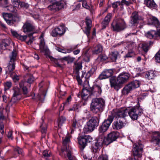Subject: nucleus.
I'll return each instance as SVG.
<instances>
[{
  "label": "nucleus",
  "instance_id": "nucleus-40",
  "mask_svg": "<svg viewBox=\"0 0 160 160\" xmlns=\"http://www.w3.org/2000/svg\"><path fill=\"white\" fill-rule=\"evenodd\" d=\"M118 53L117 51H114L111 52L109 54V57L112 60L114 61L117 59Z\"/></svg>",
  "mask_w": 160,
  "mask_h": 160
},
{
  "label": "nucleus",
  "instance_id": "nucleus-22",
  "mask_svg": "<svg viewBox=\"0 0 160 160\" xmlns=\"http://www.w3.org/2000/svg\"><path fill=\"white\" fill-rule=\"evenodd\" d=\"M130 23L132 25L137 23L138 20L141 19V17L138 15V12H136L132 13Z\"/></svg>",
  "mask_w": 160,
  "mask_h": 160
},
{
  "label": "nucleus",
  "instance_id": "nucleus-42",
  "mask_svg": "<svg viewBox=\"0 0 160 160\" xmlns=\"http://www.w3.org/2000/svg\"><path fill=\"white\" fill-rule=\"evenodd\" d=\"M4 8L6 11L15 12V10H14V7L11 5H9L8 4L6 7H5Z\"/></svg>",
  "mask_w": 160,
  "mask_h": 160
},
{
  "label": "nucleus",
  "instance_id": "nucleus-12",
  "mask_svg": "<svg viewBox=\"0 0 160 160\" xmlns=\"http://www.w3.org/2000/svg\"><path fill=\"white\" fill-rule=\"evenodd\" d=\"M127 110L123 109H120L114 110L112 112V116L109 117H112L116 118H123L126 116Z\"/></svg>",
  "mask_w": 160,
  "mask_h": 160
},
{
  "label": "nucleus",
  "instance_id": "nucleus-9",
  "mask_svg": "<svg viewBox=\"0 0 160 160\" xmlns=\"http://www.w3.org/2000/svg\"><path fill=\"white\" fill-rule=\"evenodd\" d=\"M64 3L63 1L57 2L54 0L51 4L48 7V9L53 11H58L63 8Z\"/></svg>",
  "mask_w": 160,
  "mask_h": 160
},
{
  "label": "nucleus",
  "instance_id": "nucleus-17",
  "mask_svg": "<svg viewBox=\"0 0 160 160\" xmlns=\"http://www.w3.org/2000/svg\"><path fill=\"white\" fill-rule=\"evenodd\" d=\"M123 118L119 120L116 122H114L113 125V128L114 129L118 130L120 129L125 126L126 125L125 121H124Z\"/></svg>",
  "mask_w": 160,
  "mask_h": 160
},
{
  "label": "nucleus",
  "instance_id": "nucleus-33",
  "mask_svg": "<svg viewBox=\"0 0 160 160\" xmlns=\"http://www.w3.org/2000/svg\"><path fill=\"white\" fill-rule=\"evenodd\" d=\"M10 44L9 40L3 39L0 44V48L2 49L5 50L7 48Z\"/></svg>",
  "mask_w": 160,
  "mask_h": 160
},
{
  "label": "nucleus",
  "instance_id": "nucleus-53",
  "mask_svg": "<svg viewBox=\"0 0 160 160\" xmlns=\"http://www.w3.org/2000/svg\"><path fill=\"white\" fill-rule=\"evenodd\" d=\"M70 141V136H68L65 137V138L63 140V143L65 145L67 144Z\"/></svg>",
  "mask_w": 160,
  "mask_h": 160
},
{
  "label": "nucleus",
  "instance_id": "nucleus-52",
  "mask_svg": "<svg viewBox=\"0 0 160 160\" xmlns=\"http://www.w3.org/2000/svg\"><path fill=\"white\" fill-rule=\"evenodd\" d=\"M12 86V83L11 82H6L4 84V89L5 90H6L9 89Z\"/></svg>",
  "mask_w": 160,
  "mask_h": 160
},
{
  "label": "nucleus",
  "instance_id": "nucleus-61",
  "mask_svg": "<svg viewBox=\"0 0 160 160\" xmlns=\"http://www.w3.org/2000/svg\"><path fill=\"white\" fill-rule=\"evenodd\" d=\"M28 6L29 5L27 3L21 2V7H23L24 8H28Z\"/></svg>",
  "mask_w": 160,
  "mask_h": 160
},
{
  "label": "nucleus",
  "instance_id": "nucleus-38",
  "mask_svg": "<svg viewBox=\"0 0 160 160\" xmlns=\"http://www.w3.org/2000/svg\"><path fill=\"white\" fill-rule=\"evenodd\" d=\"M24 78H28V80L26 82L27 83H31L34 80V78L32 75L30 74H27L26 75L23 76Z\"/></svg>",
  "mask_w": 160,
  "mask_h": 160
},
{
  "label": "nucleus",
  "instance_id": "nucleus-16",
  "mask_svg": "<svg viewBox=\"0 0 160 160\" xmlns=\"http://www.w3.org/2000/svg\"><path fill=\"white\" fill-rule=\"evenodd\" d=\"M130 75L127 73H124L121 74L117 77V81L119 84H123L127 82L128 80Z\"/></svg>",
  "mask_w": 160,
  "mask_h": 160
},
{
  "label": "nucleus",
  "instance_id": "nucleus-24",
  "mask_svg": "<svg viewBox=\"0 0 160 160\" xmlns=\"http://www.w3.org/2000/svg\"><path fill=\"white\" fill-rule=\"evenodd\" d=\"M148 23L149 24L153 25L158 28L159 25V22L158 19L154 17H151L148 20Z\"/></svg>",
  "mask_w": 160,
  "mask_h": 160
},
{
  "label": "nucleus",
  "instance_id": "nucleus-37",
  "mask_svg": "<svg viewBox=\"0 0 160 160\" xmlns=\"http://www.w3.org/2000/svg\"><path fill=\"white\" fill-rule=\"evenodd\" d=\"M145 3L147 6L150 8L155 7L156 4L153 0H145Z\"/></svg>",
  "mask_w": 160,
  "mask_h": 160
},
{
  "label": "nucleus",
  "instance_id": "nucleus-27",
  "mask_svg": "<svg viewBox=\"0 0 160 160\" xmlns=\"http://www.w3.org/2000/svg\"><path fill=\"white\" fill-rule=\"evenodd\" d=\"M102 50L103 48L102 46L100 44H98L94 47L92 52L93 54H98L102 52Z\"/></svg>",
  "mask_w": 160,
  "mask_h": 160
},
{
  "label": "nucleus",
  "instance_id": "nucleus-64",
  "mask_svg": "<svg viewBox=\"0 0 160 160\" xmlns=\"http://www.w3.org/2000/svg\"><path fill=\"white\" fill-rule=\"evenodd\" d=\"M12 131H10L8 133L7 135V137L9 139L12 140L13 137H12Z\"/></svg>",
  "mask_w": 160,
  "mask_h": 160
},
{
  "label": "nucleus",
  "instance_id": "nucleus-63",
  "mask_svg": "<svg viewBox=\"0 0 160 160\" xmlns=\"http://www.w3.org/2000/svg\"><path fill=\"white\" fill-rule=\"evenodd\" d=\"M67 156L69 160H72L74 158L71 155V153L70 152H68Z\"/></svg>",
  "mask_w": 160,
  "mask_h": 160
},
{
  "label": "nucleus",
  "instance_id": "nucleus-7",
  "mask_svg": "<svg viewBox=\"0 0 160 160\" xmlns=\"http://www.w3.org/2000/svg\"><path fill=\"white\" fill-rule=\"evenodd\" d=\"M126 28V25L124 21L121 18L113 22L111 27L113 31L117 32L123 30Z\"/></svg>",
  "mask_w": 160,
  "mask_h": 160
},
{
  "label": "nucleus",
  "instance_id": "nucleus-46",
  "mask_svg": "<svg viewBox=\"0 0 160 160\" xmlns=\"http://www.w3.org/2000/svg\"><path fill=\"white\" fill-rule=\"evenodd\" d=\"M96 71V68H92L88 72L87 74V78H89L90 76L92 75Z\"/></svg>",
  "mask_w": 160,
  "mask_h": 160
},
{
  "label": "nucleus",
  "instance_id": "nucleus-20",
  "mask_svg": "<svg viewBox=\"0 0 160 160\" xmlns=\"http://www.w3.org/2000/svg\"><path fill=\"white\" fill-rule=\"evenodd\" d=\"M40 49L41 52L48 53L49 49L45 45V42L44 38H41L40 40L39 44Z\"/></svg>",
  "mask_w": 160,
  "mask_h": 160
},
{
  "label": "nucleus",
  "instance_id": "nucleus-6",
  "mask_svg": "<svg viewBox=\"0 0 160 160\" xmlns=\"http://www.w3.org/2000/svg\"><path fill=\"white\" fill-rule=\"evenodd\" d=\"M143 110L140 108L139 105L130 109L128 113L131 118L133 120H137L138 116H140L143 113Z\"/></svg>",
  "mask_w": 160,
  "mask_h": 160
},
{
  "label": "nucleus",
  "instance_id": "nucleus-14",
  "mask_svg": "<svg viewBox=\"0 0 160 160\" xmlns=\"http://www.w3.org/2000/svg\"><path fill=\"white\" fill-rule=\"evenodd\" d=\"M113 72L112 69H106L100 74L98 78L101 80L108 78L112 75Z\"/></svg>",
  "mask_w": 160,
  "mask_h": 160
},
{
  "label": "nucleus",
  "instance_id": "nucleus-51",
  "mask_svg": "<svg viewBox=\"0 0 160 160\" xmlns=\"http://www.w3.org/2000/svg\"><path fill=\"white\" fill-rule=\"evenodd\" d=\"M97 160H108V156L106 155H101L99 157Z\"/></svg>",
  "mask_w": 160,
  "mask_h": 160
},
{
  "label": "nucleus",
  "instance_id": "nucleus-49",
  "mask_svg": "<svg viewBox=\"0 0 160 160\" xmlns=\"http://www.w3.org/2000/svg\"><path fill=\"white\" fill-rule=\"evenodd\" d=\"M9 4V2L8 0H2L1 2L0 3V6L4 8Z\"/></svg>",
  "mask_w": 160,
  "mask_h": 160
},
{
  "label": "nucleus",
  "instance_id": "nucleus-11",
  "mask_svg": "<svg viewBox=\"0 0 160 160\" xmlns=\"http://www.w3.org/2000/svg\"><path fill=\"white\" fill-rule=\"evenodd\" d=\"M66 31L64 25H60L57 28H56L52 31L51 34L53 37H56L58 36H61L64 34Z\"/></svg>",
  "mask_w": 160,
  "mask_h": 160
},
{
  "label": "nucleus",
  "instance_id": "nucleus-10",
  "mask_svg": "<svg viewBox=\"0 0 160 160\" xmlns=\"http://www.w3.org/2000/svg\"><path fill=\"white\" fill-rule=\"evenodd\" d=\"M113 120L112 117H109L108 119L102 123V125L100 126L99 128L100 133L102 134L105 132L108 129Z\"/></svg>",
  "mask_w": 160,
  "mask_h": 160
},
{
  "label": "nucleus",
  "instance_id": "nucleus-50",
  "mask_svg": "<svg viewBox=\"0 0 160 160\" xmlns=\"http://www.w3.org/2000/svg\"><path fill=\"white\" fill-rule=\"evenodd\" d=\"M71 98L70 96H69L67 98L66 102L63 103V107L62 110L63 109V108L66 106H68L69 104V102L71 101Z\"/></svg>",
  "mask_w": 160,
  "mask_h": 160
},
{
  "label": "nucleus",
  "instance_id": "nucleus-48",
  "mask_svg": "<svg viewBox=\"0 0 160 160\" xmlns=\"http://www.w3.org/2000/svg\"><path fill=\"white\" fill-rule=\"evenodd\" d=\"M82 67V63L80 62H75V68L77 70H79L81 69Z\"/></svg>",
  "mask_w": 160,
  "mask_h": 160
},
{
  "label": "nucleus",
  "instance_id": "nucleus-58",
  "mask_svg": "<svg viewBox=\"0 0 160 160\" xmlns=\"http://www.w3.org/2000/svg\"><path fill=\"white\" fill-rule=\"evenodd\" d=\"M50 152L47 150L44 151L43 152V157L45 158H47L50 157Z\"/></svg>",
  "mask_w": 160,
  "mask_h": 160
},
{
  "label": "nucleus",
  "instance_id": "nucleus-43",
  "mask_svg": "<svg viewBox=\"0 0 160 160\" xmlns=\"http://www.w3.org/2000/svg\"><path fill=\"white\" fill-rule=\"evenodd\" d=\"M38 32V31L36 30V32H34L32 33H30L28 35V36L30 37V39L28 42H26L27 44H31L32 42L34 40V38L33 37H31L32 36L33 34L37 33Z\"/></svg>",
  "mask_w": 160,
  "mask_h": 160
},
{
  "label": "nucleus",
  "instance_id": "nucleus-3",
  "mask_svg": "<svg viewBox=\"0 0 160 160\" xmlns=\"http://www.w3.org/2000/svg\"><path fill=\"white\" fill-rule=\"evenodd\" d=\"M16 56L17 53L15 51L13 50L11 55L9 56L10 61L8 66L5 68L6 74H9L11 76L13 73V71L15 69L14 62L16 60Z\"/></svg>",
  "mask_w": 160,
  "mask_h": 160
},
{
  "label": "nucleus",
  "instance_id": "nucleus-35",
  "mask_svg": "<svg viewBox=\"0 0 160 160\" xmlns=\"http://www.w3.org/2000/svg\"><path fill=\"white\" fill-rule=\"evenodd\" d=\"M81 120H77L75 119H73L72 120V128H76L82 126V124L81 123Z\"/></svg>",
  "mask_w": 160,
  "mask_h": 160
},
{
  "label": "nucleus",
  "instance_id": "nucleus-57",
  "mask_svg": "<svg viewBox=\"0 0 160 160\" xmlns=\"http://www.w3.org/2000/svg\"><path fill=\"white\" fill-rule=\"evenodd\" d=\"M155 57L156 62H160V51L156 54Z\"/></svg>",
  "mask_w": 160,
  "mask_h": 160
},
{
  "label": "nucleus",
  "instance_id": "nucleus-26",
  "mask_svg": "<svg viewBox=\"0 0 160 160\" xmlns=\"http://www.w3.org/2000/svg\"><path fill=\"white\" fill-rule=\"evenodd\" d=\"M111 17V14L110 13L108 14L105 17L104 20L102 22V29L105 28L108 25L110 20Z\"/></svg>",
  "mask_w": 160,
  "mask_h": 160
},
{
  "label": "nucleus",
  "instance_id": "nucleus-47",
  "mask_svg": "<svg viewBox=\"0 0 160 160\" xmlns=\"http://www.w3.org/2000/svg\"><path fill=\"white\" fill-rule=\"evenodd\" d=\"M107 59V57L105 55L103 54L98 56L97 58V60L103 61L104 60H106Z\"/></svg>",
  "mask_w": 160,
  "mask_h": 160
},
{
  "label": "nucleus",
  "instance_id": "nucleus-31",
  "mask_svg": "<svg viewBox=\"0 0 160 160\" xmlns=\"http://www.w3.org/2000/svg\"><path fill=\"white\" fill-rule=\"evenodd\" d=\"M119 136V133L118 132H113L110 133L108 136V138L111 140L112 142L115 141Z\"/></svg>",
  "mask_w": 160,
  "mask_h": 160
},
{
  "label": "nucleus",
  "instance_id": "nucleus-41",
  "mask_svg": "<svg viewBox=\"0 0 160 160\" xmlns=\"http://www.w3.org/2000/svg\"><path fill=\"white\" fill-rule=\"evenodd\" d=\"M65 121L66 118L65 117H61L58 120V126L59 128H61L63 124L64 123Z\"/></svg>",
  "mask_w": 160,
  "mask_h": 160
},
{
  "label": "nucleus",
  "instance_id": "nucleus-15",
  "mask_svg": "<svg viewBox=\"0 0 160 160\" xmlns=\"http://www.w3.org/2000/svg\"><path fill=\"white\" fill-rule=\"evenodd\" d=\"M2 15L7 24L9 25H12L15 22L13 19V16L12 14L3 12Z\"/></svg>",
  "mask_w": 160,
  "mask_h": 160
},
{
  "label": "nucleus",
  "instance_id": "nucleus-30",
  "mask_svg": "<svg viewBox=\"0 0 160 160\" xmlns=\"http://www.w3.org/2000/svg\"><path fill=\"white\" fill-rule=\"evenodd\" d=\"M100 139L98 138L97 142L92 147V150L94 152H98L99 148L102 145V142H100Z\"/></svg>",
  "mask_w": 160,
  "mask_h": 160
},
{
  "label": "nucleus",
  "instance_id": "nucleus-39",
  "mask_svg": "<svg viewBox=\"0 0 160 160\" xmlns=\"http://www.w3.org/2000/svg\"><path fill=\"white\" fill-rule=\"evenodd\" d=\"M13 90L14 91V93L13 95L12 100L15 99L16 97L18 96L20 94V89L17 86L14 87L13 88Z\"/></svg>",
  "mask_w": 160,
  "mask_h": 160
},
{
  "label": "nucleus",
  "instance_id": "nucleus-60",
  "mask_svg": "<svg viewBox=\"0 0 160 160\" xmlns=\"http://www.w3.org/2000/svg\"><path fill=\"white\" fill-rule=\"evenodd\" d=\"M121 5H122V4H124L127 6H128L132 3V2L131 1H126V0H122L121 1Z\"/></svg>",
  "mask_w": 160,
  "mask_h": 160
},
{
  "label": "nucleus",
  "instance_id": "nucleus-5",
  "mask_svg": "<svg viewBox=\"0 0 160 160\" xmlns=\"http://www.w3.org/2000/svg\"><path fill=\"white\" fill-rule=\"evenodd\" d=\"M99 121L97 117H92L87 123V125L84 128V132H92L99 124Z\"/></svg>",
  "mask_w": 160,
  "mask_h": 160
},
{
  "label": "nucleus",
  "instance_id": "nucleus-56",
  "mask_svg": "<svg viewBox=\"0 0 160 160\" xmlns=\"http://www.w3.org/2000/svg\"><path fill=\"white\" fill-rule=\"evenodd\" d=\"M77 45H75V46H72L70 48L68 49L66 51V53H70L72 51H73L75 49H76L77 48Z\"/></svg>",
  "mask_w": 160,
  "mask_h": 160
},
{
  "label": "nucleus",
  "instance_id": "nucleus-2",
  "mask_svg": "<svg viewBox=\"0 0 160 160\" xmlns=\"http://www.w3.org/2000/svg\"><path fill=\"white\" fill-rule=\"evenodd\" d=\"M101 92V88L98 85L94 86L92 89V90L91 92L87 87H85L84 86L82 93V98L84 100H86L88 97V95H92L97 97L99 96Z\"/></svg>",
  "mask_w": 160,
  "mask_h": 160
},
{
  "label": "nucleus",
  "instance_id": "nucleus-19",
  "mask_svg": "<svg viewBox=\"0 0 160 160\" xmlns=\"http://www.w3.org/2000/svg\"><path fill=\"white\" fill-rule=\"evenodd\" d=\"M110 81L112 87H114L115 89L117 90L119 89V83L118 82L117 78L116 79L115 77H112L110 78Z\"/></svg>",
  "mask_w": 160,
  "mask_h": 160
},
{
  "label": "nucleus",
  "instance_id": "nucleus-8",
  "mask_svg": "<svg viewBox=\"0 0 160 160\" xmlns=\"http://www.w3.org/2000/svg\"><path fill=\"white\" fill-rule=\"evenodd\" d=\"M140 86V82L138 80L134 81L126 85L122 90L124 95H127L133 89L138 88Z\"/></svg>",
  "mask_w": 160,
  "mask_h": 160
},
{
  "label": "nucleus",
  "instance_id": "nucleus-62",
  "mask_svg": "<svg viewBox=\"0 0 160 160\" xmlns=\"http://www.w3.org/2000/svg\"><path fill=\"white\" fill-rule=\"evenodd\" d=\"M75 58L72 57L70 56H68V63H72L74 60Z\"/></svg>",
  "mask_w": 160,
  "mask_h": 160
},
{
  "label": "nucleus",
  "instance_id": "nucleus-13",
  "mask_svg": "<svg viewBox=\"0 0 160 160\" xmlns=\"http://www.w3.org/2000/svg\"><path fill=\"white\" fill-rule=\"evenodd\" d=\"M79 144L83 149L86 146L87 143L92 141V138L89 136H81L78 138Z\"/></svg>",
  "mask_w": 160,
  "mask_h": 160
},
{
  "label": "nucleus",
  "instance_id": "nucleus-36",
  "mask_svg": "<svg viewBox=\"0 0 160 160\" xmlns=\"http://www.w3.org/2000/svg\"><path fill=\"white\" fill-rule=\"evenodd\" d=\"M152 44V42H150L149 43H145L142 44V48L145 52H147L149 48L150 45Z\"/></svg>",
  "mask_w": 160,
  "mask_h": 160
},
{
  "label": "nucleus",
  "instance_id": "nucleus-25",
  "mask_svg": "<svg viewBox=\"0 0 160 160\" xmlns=\"http://www.w3.org/2000/svg\"><path fill=\"white\" fill-rule=\"evenodd\" d=\"M27 83L26 81H22L21 82V88L22 87V93L25 95H26L28 92V89L27 87Z\"/></svg>",
  "mask_w": 160,
  "mask_h": 160
},
{
  "label": "nucleus",
  "instance_id": "nucleus-21",
  "mask_svg": "<svg viewBox=\"0 0 160 160\" xmlns=\"http://www.w3.org/2000/svg\"><path fill=\"white\" fill-rule=\"evenodd\" d=\"M152 140L160 148V133L158 132H155L153 133Z\"/></svg>",
  "mask_w": 160,
  "mask_h": 160
},
{
  "label": "nucleus",
  "instance_id": "nucleus-59",
  "mask_svg": "<svg viewBox=\"0 0 160 160\" xmlns=\"http://www.w3.org/2000/svg\"><path fill=\"white\" fill-rule=\"evenodd\" d=\"M121 4V2H114L112 4V7L114 8H117L118 6H119Z\"/></svg>",
  "mask_w": 160,
  "mask_h": 160
},
{
  "label": "nucleus",
  "instance_id": "nucleus-55",
  "mask_svg": "<svg viewBox=\"0 0 160 160\" xmlns=\"http://www.w3.org/2000/svg\"><path fill=\"white\" fill-rule=\"evenodd\" d=\"M11 33L13 36L18 39H20V35L16 32L11 31Z\"/></svg>",
  "mask_w": 160,
  "mask_h": 160
},
{
  "label": "nucleus",
  "instance_id": "nucleus-34",
  "mask_svg": "<svg viewBox=\"0 0 160 160\" xmlns=\"http://www.w3.org/2000/svg\"><path fill=\"white\" fill-rule=\"evenodd\" d=\"M98 138L100 139V142H102V145L104 144L107 145H108L111 142H112L111 140L108 138V136L107 138H105L103 139L102 137H99Z\"/></svg>",
  "mask_w": 160,
  "mask_h": 160
},
{
  "label": "nucleus",
  "instance_id": "nucleus-54",
  "mask_svg": "<svg viewBox=\"0 0 160 160\" xmlns=\"http://www.w3.org/2000/svg\"><path fill=\"white\" fill-rule=\"evenodd\" d=\"M45 96L46 94L44 93V92H43L42 94H38V98L40 101L42 102L44 100Z\"/></svg>",
  "mask_w": 160,
  "mask_h": 160
},
{
  "label": "nucleus",
  "instance_id": "nucleus-29",
  "mask_svg": "<svg viewBox=\"0 0 160 160\" xmlns=\"http://www.w3.org/2000/svg\"><path fill=\"white\" fill-rule=\"evenodd\" d=\"M156 76V72L155 71L150 70L147 72L145 75V77L148 79L153 78Z\"/></svg>",
  "mask_w": 160,
  "mask_h": 160
},
{
  "label": "nucleus",
  "instance_id": "nucleus-45",
  "mask_svg": "<svg viewBox=\"0 0 160 160\" xmlns=\"http://www.w3.org/2000/svg\"><path fill=\"white\" fill-rule=\"evenodd\" d=\"M12 2L14 7L19 8V5L20 4V0H12Z\"/></svg>",
  "mask_w": 160,
  "mask_h": 160
},
{
  "label": "nucleus",
  "instance_id": "nucleus-4",
  "mask_svg": "<svg viewBox=\"0 0 160 160\" xmlns=\"http://www.w3.org/2000/svg\"><path fill=\"white\" fill-rule=\"evenodd\" d=\"M143 146L140 143H137L133 146V156L134 160H142Z\"/></svg>",
  "mask_w": 160,
  "mask_h": 160
},
{
  "label": "nucleus",
  "instance_id": "nucleus-18",
  "mask_svg": "<svg viewBox=\"0 0 160 160\" xmlns=\"http://www.w3.org/2000/svg\"><path fill=\"white\" fill-rule=\"evenodd\" d=\"M85 23L86 27L83 31L88 37L90 33L91 28L92 27V21L90 18L87 17L85 19Z\"/></svg>",
  "mask_w": 160,
  "mask_h": 160
},
{
  "label": "nucleus",
  "instance_id": "nucleus-1",
  "mask_svg": "<svg viewBox=\"0 0 160 160\" xmlns=\"http://www.w3.org/2000/svg\"><path fill=\"white\" fill-rule=\"evenodd\" d=\"M105 104V101L103 99L101 98H93L91 103L90 110L95 113L102 112Z\"/></svg>",
  "mask_w": 160,
  "mask_h": 160
},
{
  "label": "nucleus",
  "instance_id": "nucleus-23",
  "mask_svg": "<svg viewBox=\"0 0 160 160\" xmlns=\"http://www.w3.org/2000/svg\"><path fill=\"white\" fill-rule=\"evenodd\" d=\"M23 31L24 32H28L31 31L35 32V27L29 23H26L23 26Z\"/></svg>",
  "mask_w": 160,
  "mask_h": 160
},
{
  "label": "nucleus",
  "instance_id": "nucleus-32",
  "mask_svg": "<svg viewBox=\"0 0 160 160\" xmlns=\"http://www.w3.org/2000/svg\"><path fill=\"white\" fill-rule=\"evenodd\" d=\"M51 60L53 61L54 63L56 64L57 67L62 68V63L63 62V61L61 59H56L51 57L50 58Z\"/></svg>",
  "mask_w": 160,
  "mask_h": 160
},
{
  "label": "nucleus",
  "instance_id": "nucleus-44",
  "mask_svg": "<svg viewBox=\"0 0 160 160\" xmlns=\"http://www.w3.org/2000/svg\"><path fill=\"white\" fill-rule=\"evenodd\" d=\"M41 132L42 134V137H44L47 131V126H43V124L41 126Z\"/></svg>",
  "mask_w": 160,
  "mask_h": 160
},
{
  "label": "nucleus",
  "instance_id": "nucleus-28",
  "mask_svg": "<svg viewBox=\"0 0 160 160\" xmlns=\"http://www.w3.org/2000/svg\"><path fill=\"white\" fill-rule=\"evenodd\" d=\"M146 37L150 39L156 38L158 37L156 31L152 30L148 31L145 34Z\"/></svg>",
  "mask_w": 160,
  "mask_h": 160
}]
</instances>
